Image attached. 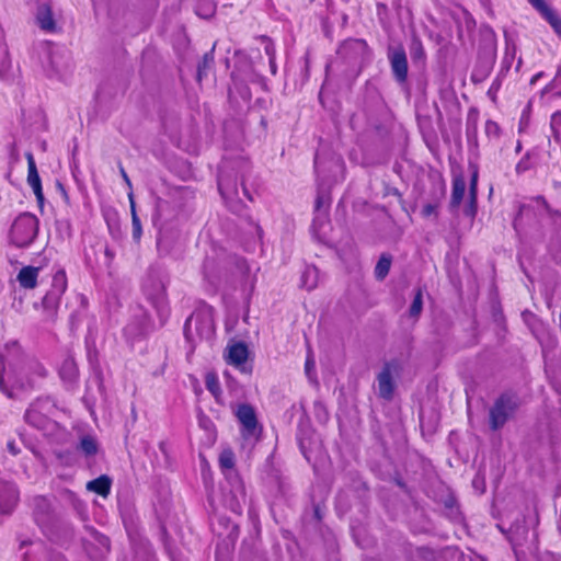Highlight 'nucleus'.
I'll use <instances>...</instances> for the list:
<instances>
[{"mask_svg":"<svg viewBox=\"0 0 561 561\" xmlns=\"http://www.w3.org/2000/svg\"><path fill=\"white\" fill-rule=\"evenodd\" d=\"M345 165L340 157H331L323 161L319 154L314 157V171L319 180L318 194L316 198V210L321 211L330 205V195L327 186L344 179Z\"/></svg>","mask_w":561,"mask_h":561,"instance_id":"nucleus-2","label":"nucleus"},{"mask_svg":"<svg viewBox=\"0 0 561 561\" xmlns=\"http://www.w3.org/2000/svg\"><path fill=\"white\" fill-rule=\"evenodd\" d=\"M484 130H485V134L488 136H495L496 137V136H499L500 127H499V125L495 122L489 119L485 123Z\"/></svg>","mask_w":561,"mask_h":561,"instance_id":"nucleus-37","label":"nucleus"},{"mask_svg":"<svg viewBox=\"0 0 561 561\" xmlns=\"http://www.w3.org/2000/svg\"><path fill=\"white\" fill-rule=\"evenodd\" d=\"M128 199H129V204H130L131 218H134V213H137V210H136V203H135V199H134L133 192L128 193Z\"/></svg>","mask_w":561,"mask_h":561,"instance_id":"nucleus-42","label":"nucleus"},{"mask_svg":"<svg viewBox=\"0 0 561 561\" xmlns=\"http://www.w3.org/2000/svg\"><path fill=\"white\" fill-rule=\"evenodd\" d=\"M241 185H242V193H243V195H244L249 201H252V197H251V195L249 194V191H248V188H247V187H245V185H244V178H243V176H242V179H241Z\"/></svg>","mask_w":561,"mask_h":561,"instance_id":"nucleus-46","label":"nucleus"},{"mask_svg":"<svg viewBox=\"0 0 561 561\" xmlns=\"http://www.w3.org/2000/svg\"><path fill=\"white\" fill-rule=\"evenodd\" d=\"M125 333H126V334H134V335H136V334H137V333L134 331V327H133V324H129V325H127V327L125 328Z\"/></svg>","mask_w":561,"mask_h":561,"instance_id":"nucleus-48","label":"nucleus"},{"mask_svg":"<svg viewBox=\"0 0 561 561\" xmlns=\"http://www.w3.org/2000/svg\"><path fill=\"white\" fill-rule=\"evenodd\" d=\"M520 144L517 145V148H516V151H519L520 150Z\"/></svg>","mask_w":561,"mask_h":561,"instance_id":"nucleus-59","label":"nucleus"},{"mask_svg":"<svg viewBox=\"0 0 561 561\" xmlns=\"http://www.w3.org/2000/svg\"><path fill=\"white\" fill-rule=\"evenodd\" d=\"M436 205L434 204H426L423 209H422V214L424 217H430L434 214H436Z\"/></svg>","mask_w":561,"mask_h":561,"instance_id":"nucleus-40","label":"nucleus"},{"mask_svg":"<svg viewBox=\"0 0 561 561\" xmlns=\"http://www.w3.org/2000/svg\"><path fill=\"white\" fill-rule=\"evenodd\" d=\"M473 484H474V485H480V482H478V479H474V480H473Z\"/></svg>","mask_w":561,"mask_h":561,"instance_id":"nucleus-55","label":"nucleus"},{"mask_svg":"<svg viewBox=\"0 0 561 561\" xmlns=\"http://www.w3.org/2000/svg\"><path fill=\"white\" fill-rule=\"evenodd\" d=\"M20 346L16 342L8 343L4 351H0V389L9 398H13V389L27 390L36 386L37 380L46 377L45 367L36 359L25 360L21 367L13 368L5 373V360L9 354L18 353Z\"/></svg>","mask_w":561,"mask_h":561,"instance_id":"nucleus-1","label":"nucleus"},{"mask_svg":"<svg viewBox=\"0 0 561 561\" xmlns=\"http://www.w3.org/2000/svg\"><path fill=\"white\" fill-rule=\"evenodd\" d=\"M27 160V183L32 187L36 199L39 204L44 202V194L42 188L41 178L36 168L34 156L31 151L25 153Z\"/></svg>","mask_w":561,"mask_h":561,"instance_id":"nucleus-16","label":"nucleus"},{"mask_svg":"<svg viewBox=\"0 0 561 561\" xmlns=\"http://www.w3.org/2000/svg\"><path fill=\"white\" fill-rule=\"evenodd\" d=\"M390 266H391V256L387 255V254H382L375 267L376 278L383 279L388 275V273L390 271Z\"/></svg>","mask_w":561,"mask_h":561,"instance_id":"nucleus-28","label":"nucleus"},{"mask_svg":"<svg viewBox=\"0 0 561 561\" xmlns=\"http://www.w3.org/2000/svg\"><path fill=\"white\" fill-rule=\"evenodd\" d=\"M144 291L152 302L160 318L161 324H164L170 310L165 297V285L163 280L153 274H149L142 285Z\"/></svg>","mask_w":561,"mask_h":561,"instance_id":"nucleus-7","label":"nucleus"},{"mask_svg":"<svg viewBox=\"0 0 561 561\" xmlns=\"http://www.w3.org/2000/svg\"><path fill=\"white\" fill-rule=\"evenodd\" d=\"M236 416L241 424L243 436H252L255 434L257 419L253 407L248 403L240 404L237 408Z\"/></svg>","mask_w":561,"mask_h":561,"instance_id":"nucleus-13","label":"nucleus"},{"mask_svg":"<svg viewBox=\"0 0 561 561\" xmlns=\"http://www.w3.org/2000/svg\"><path fill=\"white\" fill-rule=\"evenodd\" d=\"M477 183H478V172L474 171L471 181H470V195H471V204L474 206L476 196H477Z\"/></svg>","mask_w":561,"mask_h":561,"instance_id":"nucleus-38","label":"nucleus"},{"mask_svg":"<svg viewBox=\"0 0 561 561\" xmlns=\"http://www.w3.org/2000/svg\"><path fill=\"white\" fill-rule=\"evenodd\" d=\"M7 448L9 453L12 454L13 456H16L20 453V449L16 447L14 442H9L7 444Z\"/></svg>","mask_w":561,"mask_h":561,"instance_id":"nucleus-43","label":"nucleus"},{"mask_svg":"<svg viewBox=\"0 0 561 561\" xmlns=\"http://www.w3.org/2000/svg\"><path fill=\"white\" fill-rule=\"evenodd\" d=\"M265 51L270 56V58L274 57V48L273 47L266 46Z\"/></svg>","mask_w":561,"mask_h":561,"instance_id":"nucleus-49","label":"nucleus"},{"mask_svg":"<svg viewBox=\"0 0 561 561\" xmlns=\"http://www.w3.org/2000/svg\"><path fill=\"white\" fill-rule=\"evenodd\" d=\"M67 289V276L64 270H58L54 276L50 289L42 299V306L44 310L49 314L54 316L59 307L61 296Z\"/></svg>","mask_w":561,"mask_h":561,"instance_id":"nucleus-8","label":"nucleus"},{"mask_svg":"<svg viewBox=\"0 0 561 561\" xmlns=\"http://www.w3.org/2000/svg\"><path fill=\"white\" fill-rule=\"evenodd\" d=\"M234 454L231 449H224L219 455V467L221 471L228 477L233 473L234 468Z\"/></svg>","mask_w":561,"mask_h":561,"instance_id":"nucleus-25","label":"nucleus"},{"mask_svg":"<svg viewBox=\"0 0 561 561\" xmlns=\"http://www.w3.org/2000/svg\"><path fill=\"white\" fill-rule=\"evenodd\" d=\"M214 62L213 55L210 53L205 54L202 61L197 67V80L201 81L204 76H206L207 71L211 68Z\"/></svg>","mask_w":561,"mask_h":561,"instance_id":"nucleus-33","label":"nucleus"},{"mask_svg":"<svg viewBox=\"0 0 561 561\" xmlns=\"http://www.w3.org/2000/svg\"><path fill=\"white\" fill-rule=\"evenodd\" d=\"M105 254H106V256H108V257H113V253H112V251H111L110 249H107V248L105 249Z\"/></svg>","mask_w":561,"mask_h":561,"instance_id":"nucleus-52","label":"nucleus"},{"mask_svg":"<svg viewBox=\"0 0 561 561\" xmlns=\"http://www.w3.org/2000/svg\"><path fill=\"white\" fill-rule=\"evenodd\" d=\"M378 391L379 396L383 399H391L393 394V379H392V365L386 364L378 377Z\"/></svg>","mask_w":561,"mask_h":561,"instance_id":"nucleus-17","label":"nucleus"},{"mask_svg":"<svg viewBox=\"0 0 561 561\" xmlns=\"http://www.w3.org/2000/svg\"><path fill=\"white\" fill-rule=\"evenodd\" d=\"M530 168H531V163H530V154H529V152H527V153H526V154L520 159V161L516 164V172H517V173H523V172L528 171Z\"/></svg>","mask_w":561,"mask_h":561,"instance_id":"nucleus-36","label":"nucleus"},{"mask_svg":"<svg viewBox=\"0 0 561 561\" xmlns=\"http://www.w3.org/2000/svg\"><path fill=\"white\" fill-rule=\"evenodd\" d=\"M121 174H122L125 183L127 184V186L130 188L131 187V182H130L126 171L124 170V168H121Z\"/></svg>","mask_w":561,"mask_h":561,"instance_id":"nucleus-45","label":"nucleus"},{"mask_svg":"<svg viewBox=\"0 0 561 561\" xmlns=\"http://www.w3.org/2000/svg\"><path fill=\"white\" fill-rule=\"evenodd\" d=\"M422 309H423V295H422V290L419 288L415 291L413 301L409 309L410 317L417 318L421 314Z\"/></svg>","mask_w":561,"mask_h":561,"instance_id":"nucleus-32","label":"nucleus"},{"mask_svg":"<svg viewBox=\"0 0 561 561\" xmlns=\"http://www.w3.org/2000/svg\"><path fill=\"white\" fill-rule=\"evenodd\" d=\"M59 375L61 379L68 382H72L78 376V368L75 359L72 357H67L64 359L60 368Z\"/></svg>","mask_w":561,"mask_h":561,"instance_id":"nucleus-23","label":"nucleus"},{"mask_svg":"<svg viewBox=\"0 0 561 561\" xmlns=\"http://www.w3.org/2000/svg\"><path fill=\"white\" fill-rule=\"evenodd\" d=\"M249 357L248 346L238 342L227 347L226 360L243 374H251L252 367L247 364Z\"/></svg>","mask_w":561,"mask_h":561,"instance_id":"nucleus-11","label":"nucleus"},{"mask_svg":"<svg viewBox=\"0 0 561 561\" xmlns=\"http://www.w3.org/2000/svg\"><path fill=\"white\" fill-rule=\"evenodd\" d=\"M483 7H486L490 2V0H480Z\"/></svg>","mask_w":561,"mask_h":561,"instance_id":"nucleus-54","label":"nucleus"},{"mask_svg":"<svg viewBox=\"0 0 561 561\" xmlns=\"http://www.w3.org/2000/svg\"><path fill=\"white\" fill-rule=\"evenodd\" d=\"M39 268L34 266H25L18 274V282L23 288L33 289L37 286Z\"/></svg>","mask_w":561,"mask_h":561,"instance_id":"nucleus-18","label":"nucleus"},{"mask_svg":"<svg viewBox=\"0 0 561 561\" xmlns=\"http://www.w3.org/2000/svg\"><path fill=\"white\" fill-rule=\"evenodd\" d=\"M131 228H133V238L135 240H139L141 238L142 229H141V222L137 215V213H134V218H131Z\"/></svg>","mask_w":561,"mask_h":561,"instance_id":"nucleus-35","label":"nucleus"},{"mask_svg":"<svg viewBox=\"0 0 561 561\" xmlns=\"http://www.w3.org/2000/svg\"><path fill=\"white\" fill-rule=\"evenodd\" d=\"M19 500V492L14 483L0 481V513L10 514Z\"/></svg>","mask_w":561,"mask_h":561,"instance_id":"nucleus-14","label":"nucleus"},{"mask_svg":"<svg viewBox=\"0 0 561 561\" xmlns=\"http://www.w3.org/2000/svg\"><path fill=\"white\" fill-rule=\"evenodd\" d=\"M319 279V271L316 266H307L301 275V286L307 290L317 287Z\"/></svg>","mask_w":561,"mask_h":561,"instance_id":"nucleus-24","label":"nucleus"},{"mask_svg":"<svg viewBox=\"0 0 561 561\" xmlns=\"http://www.w3.org/2000/svg\"><path fill=\"white\" fill-rule=\"evenodd\" d=\"M79 449L88 457L94 456L99 450V444L93 436L85 435L80 439Z\"/></svg>","mask_w":561,"mask_h":561,"instance_id":"nucleus-27","label":"nucleus"},{"mask_svg":"<svg viewBox=\"0 0 561 561\" xmlns=\"http://www.w3.org/2000/svg\"><path fill=\"white\" fill-rule=\"evenodd\" d=\"M314 369V362L312 358L308 357L305 364V370L308 377L311 375V370Z\"/></svg>","mask_w":561,"mask_h":561,"instance_id":"nucleus-41","label":"nucleus"},{"mask_svg":"<svg viewBox=\"0 0 561 561\" xmlns=\"http://www.w3.org/2000/svg\"><path fill=\"white\" fill-rule=\"evenodd\" d=\"M514 56H515V46L514 45L510 46L508 44H506L504 62L507 66H510L511 61L514 59Z\"/></svg>","mask_w":561,"mask_h":561,"instance_id":"nucleus-39","label":"nucleus"},{"mask_svg":"<svg viewBox=\"0 0 561 561\" xmlns=\"http://www.w3.org/2000/svg\"><path fill=\"white\" fill-rule=\"evenodd\" d=\"M36 18L42 30L47 32H53L55 30V21L48 5L43 4L38 7Z\"/></svg>","mask_w":561,"mask_h":561,"instance_id":"nucleus-20","label":"nucleus"},{"mask_svg":"<svg viewBox=\"0 0 561 561\" xmlns=\"http://www.w3.org/2000/svg\"><path fill=\"white\" fill-rule=\"evenodd\" d=\"M550 127L553 138L559 141L561 139V112H556L551 115Z\"/></svg>","mask_w":561,"mask_h":561,"instance_id":"nucleus-34","label":"nucleus"},{"mask_svg":"<svg viewBox=\"0 0 561 561\" xmlns=\"http://www.w3.org/2000/svg\"><path fill=\"white\" fill-rule=\"evenodd\" d=\"M387 57L394 80L399 84L405 83L408 80L409 66L404 47L402 45L389 46Z\"/></svg>","mask_w":561,"mask_h":561,"instance_id":"nucleus-9","label":"nucleus"},{"mask_svg":"<svg viewBox=\"0 0 561 561\" xmlns=\"http://www.w3.org/2000/svg\"><path fill=\"white\" fill-rule=\"evenodd\" d=\"M218 190H219L222 198L229 205V207L232 210H238L239 202H241V199L239 196L237 180L232 179L224 170H221L218 175Z\"/></svg>","mask_w":561,"mask_h":561,"instance_id":"nucleus-10","label":"nucleus"},{"mask_svg":"<svg viewBox=\"0 0 561 561\" xmlns=\"http://www.w3.org/2000/svg\"><path fill=\"white\" fill-rule=\"evenodd\" d=\"M476 211H477V201L474 202V206H472V204H471V202H470V203H469V206H468V208H467V210H466V214H467L468 216H472V217H473V216L476 215Z\"/></svg>","mask_w":561,"mask_h":561,"instance_id":"nucleus-44","label":"nucleus"},{"mask_svg":"<svg viewBox=\"0 0 561 561\" xmlns=\"http://www.w3.org/2000/svg\"><path fill=\"white\" fill-rule=\"evenodd\" d=\"M207 390L218 400L221 389L218 377L215 374H208L205 379Z\"/></svg>","mask_w":561,"mask_h":561,"instance_id":"nucleus-31","label":"nucleus"},{"mask_svg":"<svg viewBox=\"0 0 561 561\" xmlns=\"http://www.w3.org/2000/svg\"><path fill=\"white\" fill-rule=\"evenodd\" d=\"M473 484H474V485H480V482H478V479H474V480H473Z\"/></svg>","mask_w":561,"mask_h":561,"instance_id":"nucleus-56","label":"nucleus"},{"mask_svg":"<svg viewBox=\"0 0 561 561\" xmlns=\"http://www.w3.org/2000/svg\"><path fill=\"white\" fill-rule=\"evenodd\" d=\"M62 55L59 51H51L49 54L50 69L48 70L49 76H60L67 68V62H61Z\"/></svg>","mask_w":561,"mask_h":561,"instance_id":"nucleus-26","label":"nucleus"},{"mask_svg":"<svg viewBox=\"0 0 561 561\" xmlns=\"http://www.w3.org/2000/svg\"><path fill=\"white\" fill-rule=\"evenodd\" d=\"M214 333V310L209 306L196 309L185 321L184 336L193 347L199 341L211 339Z\"/></svg>","mask_w":561,"mask_h":561,"instance_id":"nucleus-3","label":"nucleus"},{"mask_svg":"<svg viewBox=\"0 0 561 561\" xmlns=\"http://www.w3.org/2000/svg\"><path fill=\"white\" fill-rule=\"evenodd\" d=\"M478 121H479L478 110L471 108L468 112L467 121H466V136H467L469 144L477 141Z\"/></svg>","mask_w":561,"mask_h":561,"instance_id":"nucleus-21","label":"nucleus"},{"mask_svg":"<svg viewBox=\"0 0 561 561\" xmlns=\"http://www.w3.org/2000/svg\"><path fill=\"white\" fill-rule=\"evenodd\" d=\"M520 399L514 392L502 393L489 410V425L492 431L501 430L512 420L520 407Z\"/></svg>","mask_w":561,"mask_h":561,"instance_id":"nucleus-5","label":"nucleus"},{"mask_svg":"<svg viewBox=\"0 0 561 561\" xmlns=\"http://www.w3.org/2000/svg\"><path fill=\"white\" fill-rule=\"evenodd\" d=\"M543 92L561 96V66L558 67L554 78L545 87Z\"/></svg>","mask_w":561,"mask_h":561,"instance_id":"nucleus-30","label":"nucleus"},{"mask_svg":"<svg viewBox=\"0 0 561 561\" xmlns=\"http://www.w3.org/2000/svg\"><path fill=\"white\" fill-rule=\"evenodd\" d=\"M25 561H31V559H30V556H28V554H26V556H25Z\"/></svg>","mask_w":561,"mask_h":561,"instance_id":"nucleus-58","label":"nucleus"},{"mask_svg":"<svg viewBox=\"0 0 561 561\" xmlns=\"http://www.w3.org/2000/svg\"><path fill=\"white\" fill-rule=\"evenodd\" d=\"M270 66H271L272 73L275 75L276 73V65H275L274 57L270 58Z\"/></svg>","mask_w":561,"mask_h":561,"instance_id":"nucleus-47","label":"nucleus"},{"mask_svg":"<svg viewBox=\"0 0 561 561\" xmlns=\"http://www.w3.org/2000/svg\"><path fill=\"white\" fill-rule=\"evenodd\" d=\"M410 55L414 61L424 60L426 57L422 41L416 36H414L411 41Z\"/></svg>","mask_w":561,"mask_h":561,"instance_id":"nucleus-29","label":"nucleus"},{"mask_svg":"<svg viewBox=\"0 0 561 561\" xmlns=\"http://www.w3.org/2000/svg\"><path fill=\"white\" fill-rule=\"evenodd\" d=\"M56 404L49 397H39L30 403L24 413V421L43 433H51L56 427L53 416Z\"/></svg>","mask_w":561,"mask_h":561,"instance_id":"nucleus-4","label":"nucleus"},{"mask_svg":"<svg viewBox=\"0 0 561 561\" xmlns=\"http://www.w3.org/2000/svg\"><path fill=\"white\" fill-rule=\"evenodd\" d=\"M368 45L364 39L350 38L339 48L337 54L347 61H359L368 54Z\"/></svg>","mask_w":561,"mask_h":561,"instance_id":"nucleus-12","label":"nucleus"},{"mask_svg":"<svg viewBox=\"0 0 561 561\" xmlns=\"http://www.w3.org/2000/svg\"><path fill=\"white\" fill-rule=\"evenodd\" d=\"M465 192H466V181H465L463 176L458 175V176L454 178L451 199H450V206L453 208H456L460 205V203L462 202Z\"/></svg>","mask_w":561,"mask_h":561,"instance_id":"nucleus-22","label":"nucleus"},{"mask_svg":"<svg viewBox=\"0 0 561 561\" xmlns=\"http://www.w3.org/2000/svg\"><path fill=\"white\" fill-rule=\"evenodd\" d=\"M38 232V219L36 216L24 213L13 221L10 230V240L18 248L28 247Z\"/></svg>","mask_w":561,"mask_h":561,"instance_id":"nucleus-6","label":"nucleus"},{"mask_svg":"<svg viewBox=\"0 0 561 561\" xmlns=\"http://www.w3.org/2000/svg\"><path fill=\"white\" fill-rule=\"evenodd\" d=\"M59 187H60V190L62 191L64 195L66 196V192H65V190H64V186H61V185L59 184Z\"/></svg>","mask_w":561,"mask_h":561,"instance_id":"nucleus-57","label":"nucleus"},{"mask_svg":"<svg viewBox=\"0 0 561 561\" xmlns=\"http://www.w3.org/2000/svg\"><path fill=\"white\" fill-rule=\"evenodd\" d=\"M100 543L105 546V547H108V539L106 537H101L100 538Z\"/></svg>","mask_w":561,"mask_h":561,"instance_id":"nucleus-51","label":"nucleus"},{"mask_svg":"<svg viewBox=\"0 0 561 561\" xmlns=\"http://www.w3.org/2000/svg\"><path fill=\"white\" fill-rule=\"evenodd\" d=\"M543 76V72H538L537 75H535L531 79V83L534 84L538 79H540L541 77Z\"/></svg>","mask_w":561,"mask_h":561,"instance_id":"nucleus-50","label":"nucleus"},{"mask_svg":"<svg viewBox=\"0 0 561 561\" xmlns=\"http://www.w3.org/2000/svg\"><path fill=\"white\" fill-rule=\"evenodd\" d=\"M537 201H538V202H540V203H542V204H545V205L547 204V203H546V201H545V198H543L542 196H538V197H537Z\"/></svg>","mask_w":561,"mask_h":561,"instance_id":"nucleus-53","label":"nucleus"},{"mask_svg":"<svg viewBox=\"0 0 561 561\" xmlns=\"http://www.w3.org/2000/svg\"><path fill=\"white\" fill-rule=\"evenodd\" d=\"M111 484L112 481L107 476H101L94 480L89 481L87 483V489L105 497L111 492Z\"/></svg>","mask_w":561,"mask_h":561,"instance_id":"nucleus-19","label":"nucleus"},{"mask_svg":"<svg viewBox=\"0 0 561 561\" xmlns=\"http://www.w3.org/2000/svg\"><path fill=\"white\" fill-rule=\"evenodd\" d=\"M552 27L561 39V16L545 0H527Z\"/></svg>","mask_w":561,"mask_h":561,"instance_id":"nucleus-15","label":"nucleus"}]
</instances>
